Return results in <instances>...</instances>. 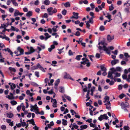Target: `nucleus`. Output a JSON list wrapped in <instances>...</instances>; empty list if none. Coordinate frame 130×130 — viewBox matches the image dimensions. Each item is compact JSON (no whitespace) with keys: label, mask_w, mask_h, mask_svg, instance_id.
Segmentation results:
<instances>
[{"label":"nucleus","mask_w":130,"mask_h":130,"mask_svg":"<svg viewBox=\"0 0 130 130\" xmlns=\"http://www.w3.org/2000/svg\"><path fill=\"white\" fill-rule=\"evenodd\" d=\"M24 50L21 48L20 46L18 47L16 50L14 52V53L16 55V56H18L24 54Z\"/></svg>","instance_id":"f257e3e1"},{"label":"nucleus","mask_w":130,"mask_h":130,"mask_svg":"<svg viewBox=\"0 0 130 130\" xmlns=\"http://www.w3.org/2000/svg\"><path fill=\"white\" fill-rule=\"evenodd\" d=\"M83 61L81 62V64H83L85 65L86 64V66L87 67H89L90 66V63L89 62V61L87 59L83 58L82 59Z\"/></svg>","instance_id":"f03ea898"},{"label":"nucleus","mask_w":130,"mask_h":130,"mask_svg":"<svg viewBox=\"0 0 130 130\" xmlns=\"http://www.w3.org/2000/svg\"><path fill=\"white\" fill-rule=\"evenodd\" d=\"M103 50L108 54H110V51L109 50V49L111 50H113L114 49V47L112 46H111L108 47H106L105 45H103Z\"/></svg>","instance_id":"7ed1b4c3"},{"label":"nucleus","mask_w":130,"mask_h":130,"mask_svg":"<svg viewBox=\"0 0 130 130\" xmlns=\"http://www.w3.org/2000/svg\"><path fill=\"white\" fill-rule=\"evenodd\" d=\"M120 105L122 108L124 109L129 106V104L126 102H123L121 103Z\"/></svg>","instance_id":"20e7f679"},{"label":"nucleus","mask_w":130,"mask_h":130,"mask_svg":"<svg viewBox=\"0 0 130 130\" xmlns=\"http://www.w3.org/2000/svg\"><path fill=\"white\" fill-rule=\"evenodd\" d=\"M122 68L119 67H117L116 68H113L110 69V70H112L113 71H114L115 72L116 71L121 72L122 71Z\"/></svg>","instance_id":"39448f33"},{"label":"nucleus","mask_w":130,"mask_h":130,"mask_svg":"<svg viewBox=\"0 0 130 130\" xmlns=\"http://www.w3.org/2000/svg\"><path fill=\"white\" fill-rule=\"evenodd\" d=\"M111 72H109L108 74V77L110 78L111 79H113L114 78V73H115L114 71H113L112 70H110Z\"/></svg>","instance_id":"423d86ee"},{"label":"nucleus","mask_w":130,"mask_h":130,"mask_svg":"<svg viewBox=\"0 0 130 130\" xmlns=\"http://www.w3.org/2000/svg\"><path fill=\"white\" fill-rule=\"evenodd\" d=\"M108 117L107 116V115L104 114L103 115H101L99 117V119L100 121H101L102 120L104 119L106 120L108 119Z\"/></svg>","instance_id":"0eeeda50"},{"label":"nucleus","mask_w":130,"mask_h":130,"mask_svg":"<svg viewBox=\"0 0 130 130\" xmlns=\"http://www.w3.org/2000/svg\"><path fill=\"white\" fill-rule=\"evenodd\" d=\"M64 78L65 79H70L73 80V79L71 77L69 74L66 72L64 73Z\"/></svg>","instance_id":"6e6552de"},{"label":"nucleus","mask_w":130,"mask_h":130,"mask_svg":"<svg viewBox=\"0 0 130 130\" xmlns=\"http://www.w3.org/2000/svg\"><path fill=\"white\" fill-rule=\"evenodd\" d=\"M23 13L20 12L19 11L16 10L14 11V17H16L18 15L21 16L23 15Z\"/></svg>","instance_id":"1a4fd4ad"},{"label":"nucleus","mask_w":130,"mask_h":130,"mask_svg":"<svg viewBox=\"0 0 130 130\" xmlns=\"http://www.w3.org/2000/svg\"><path fill=\"white\" fill-rule=\"evenodd\" d=\"M73 15L70 17L71 19L75 18L76 19H78L79 17L78 16V13H75L73 12Z\"/></svg>","instance_id":"9d476101"},{"label":"nucleus","mask_w":130,"mask_h":130,"mask_svg":"<svg viewBox=\"0 0 130 130\" xmlns=\"http://www.w3.org/2000/svg\"><path fill=\"white\" fill-rule=\"evenodd\" d=\"M6 97L9 100H12L15 99V98L13 96V94L11 93H10V95H7L6 96Z\"/></svg>","instance_id":"9b49d317"},{"label":"nucleus","mask_w":130,"mask_h":130,"mask_svg":"<svg viewBox=\"0 0 130 130\" xmlns=\"http://www.w3.org/2000/svg\"><path fill=\"white\" fill-rule=\"evenodd\" d=\"M51 102L53 103V106L54 107H57V102L55 99H51Z\"/></svg>","instance_id":"f8f14e48"},{"label":"nucleus","mask_w":130,"mask_h":130,"mask_svg":"<svg viewBox=\"0 0 130 130\" xmlns=\"http://www.w3.org/2000/svg\"><path fill=\"white\" fill-rule=\"evenodd\" d=\"M114 39V36L113 35H107V39L109 42H110L111 41Z\"/></svg>","instance_id":"ddd939ff"},{"label":"nucleus","mask_w":130,"mask_h":130,"mask_svg":"<svg viewBox=\"0 0 130 130\" xmlns=\"http://www.w3.org/2000/svg\"><path fill=\"white\" fill-rule=\"evenodd\" d=\"M104 99V102L105 104L108 102H110L109 101V98L107 96H106L105 97Z\"/></svg>","instance_id":"4468645a"},{"label":"nucleus","mask_w":130,"mask_h":130,"mask_svg":"<svg viewBox=\"0 0 130 130\" xmlns=\"http://www.w3.org/2000/svg\"><path fill=\"white\" fill-rule=\"evenodd\" d=\"M6 121L9 124L10 126H13V121H11V120L9 119H7Z\"/></svg>","instance_id":"2eb2a0df"},{"label":"nucleus","mask_w":130,"mask_h":130,"mask_svg":"<svg viewBox=\"0 0 130 130\" xmlns=\"http://www.w3.org/2000/svg\"><path fill=\"white\" fill-rule=\"evenodd\" d=\"M104 105L106 106V109H111L110 107V102H108L107 103H105Z\"/></svg>","instance_id":"dca6fc26"},{"label":"nucleus","mask_w":130,"mask_h":130,"mask_svg":"<svg viewBox=\"0 0 130 130\" xmlns=\"http://www.w3.org/2000/svg\"><path fill=\"white\" fill-rule=\"evenodd\" d=\"M118 62H119V60L118 59H115L111 61V64L112 66L115 65Z\"/></svg>","instance_id":"f3484780"},{"label":"nucleus","mask_w":130,"mask_h":130,"mask_svg":"<svg viewBox=\"0 0 130 130\" xmlns=\"http://www.w3.org/2000/svg\"><path fill=\"white\" fill-rule=\"evenodd\" d=\"M126 6L128 7L130 6V0H128L126 3H125L124 4V6Z\"/></svg>","instance_id":"a211bd4d"},{"label":"nucleus","mask_w":130,"mask_h":130,"mask_svg":"<svg viewBox=\"0 0 130 130\" xmlns=\"http://www.w3.org/2000/svg\"><path fill=\"white\" fill-rule=\"evenodd\" d=\"M120 75V73H118L116 72L114 73V78L119 77Z\"/></svg>","instance_id":"6ab92c4d"},{"label":"nucleus","mask_w":130,"mask_h":130,"mask_svg":"<svg viewBox=\"0 0 130 130\" xmlns=\"http://www.w3.org/2000/svg\"><path fill=\"white\" fill-rule=\"evenodd\" d=\"M11 30L14 31H16V32H18L19 31V30L18 28H15V27L11 26Z\"/></svg>","instance_id":"aec40b11"},{"label":"nucleus","mask_w":130,"mask_h":130,"mask_svg":"<svg viewBox=\"0 0 130 130\" xmlns=\"http://www.w3.org/2000/svg\"><path fill=\"white\" fill-rule=\"evenodd\" d=\"M55 48V46L54 45H51V47L48 48V51L49 52H51L52 50Z\"/></svg>","instance_id":"412c9836"},{"label":"nucleus","mask_w":130,"mask_h":130,"mask_svg":"<svg viewBox=\"0 0 130 130\" xmlns=\"http://www.w3.org/2000/svg\"><path fill=\"white\" fill-rule=\"evenodd\" d=\"M58 27V26L57 25L54 26L52 28V30L53 32H56L57 31V28Z\"/></svg>","instance_id":"4be33fe9"},{"label":"nucleus","mask_w":130,"mask_h":130,"mask_svg":"<svg viewBox=\"0 0 130 130\" xmlns=\"http://www.w3.org/2000/svg\"><path fill=\"white\" fill-rule=\"evenodd\" d=\"M7 116L8 117L11 118L13 117V115L12 113L9 112L7 113Z\"/></svg>","instance_id":"5701e85b"},{"label":"nucleus","mask_w":130,"mask_h":130,"mask_svg":"<svg viewBox=\"0 0 130 130\" xmlns=\"http://www.w3.org/2000/svg\"><path fill=\"white\" fill-rule=\"evenodd\" d=\"M26 93L27 95H29L30 96H32L33 95H34V94L30 93V91L29 90H27L26 91Z\"/></svg>","instance_id":"b1692460"},{"label":"nucleus","mask_w":130,"mask_h":130,"mask_svg":"<svg viewBox=\"0 0 130 130\" xmlns=\"http://www.w3.org/2000/svg\"><path fill=\"white\" fill-rule=\"evenodd\" d=\"M53 9V8L52 7L49 8L47 9V11L49 15H50V13H52V12L51 11Z\"/></svg>","instance_id":"393cba45"},{"label":"nucleus","mask_w":130,"mask_h":130,"mask_svg":"<svg viewBox=\"0 0 130 130\" xmlns=\"http://www.w3.org/2000/svg\"><path fill=\"white\" fill-rule=\"evenodd\" d=\"M31 53H32L35 51V50L32 47H30L29 50V51Z\"/></svg>","instance_id":"a878e982"},{"label":"nucleus","mask_w":130,"mask_h":130,"mask_svg":"<svg viewBox=\"0 0 130 130\" xmlns=\"http://www.w3.org/2000/svg\"><path fill=\"white\" fill-rule=\"evenodd\" d=\"M32 15V12L31 11L28 12L26 14V16L28 17H30Z\"/></svg>","instance_id":"bb28decb"},{"label":"nucleus","mask_w":130,"mask_h":130,"mask_svg":"<svg viewBox=\"0 0 130 130\" xmlns=\"http://www.w3.org/2000/svg\"><path fill=\"white\" fill-rule=\"evenodd\" d=\"M30 108H32L33 109H34V110L38 108V107L37 106L36 104H35L34 106L31 105Z\"/></svg>","instance_id":"cd10ccee"},{"label":"nucleus","mask_w":130,"mask_h":130,"mask_svg":"<svg viewBox=\"0 0 130 130\" xmlns=\"http://www.w3.org/2000/svg\"><path fill=\"white\" fill-rule=\"evenodd\" d=\"M9 25V23H7V24H2L0 28H5L7 26Z\"/></svg>","instance_id":"c85d7f7f"},{"label":"nucleus","mask_w":130,"mask_h":130,"mask_svg":"<svg viewBox=\"0 0 130 130\" xmlns=\"http://www.w3.org/2000/svg\"><path fill=\"white\" fill-rule=\"evenodd\" d=\"M57 10L56 8H54L52 11V13L50 14V15H52L53 13H56L57 12Z\"/></svg>","instance_id":"c756f323"},{"label":"nucleus","mask_w":130,"mask_h":130,"mask_svg":"<svg viewBox=\"0 0 130 130\" xmlns=\"http://www.w3.org/2000/svg\"><path fill=\"white\" fill-rule=\"evenodd\" d=\"M28 121L30 122L33 125H35V124L33 119H32L31 120H28Z\"/></svg>","instance_id":"7c9ffc66"},{"label":"nucleus","mask_w":130,"mask_h":130,"mask_svg":"<svg viewBox=\"0 0 130 130\" xmlns=\"http://www.w3.org/2000/svg\"><path fill=\"white\" fill-rule=\"evenodd\" d=\"M64 6L66 7H69L70 6V4L69 2H67L64 4Z\"/></svg>","instance_id":"2f4dec72"},{"label":"nucleus","mask_w":130,"mask_h":130,"mask_svg":"<svg viewBox=\"0 0 130 130\" xmlns=\"http://www.w3.org/2000/svg\"><path fill=\"white\" fill-rule=\"evenodd\" d=\"M124 11L127 13H129V8L128 7L125 8L124 9Z\"/></svg>","instance_id":"473e14b6"},{"label":"nucleus","mask_w":130,"mask_h":130,"mask_svg":"<svg viewBox=\"0 0 130 130\" xmlns=\"http://www.w3.org/2000/svg\"><path fill=\"white\" fill-rule=\"evenodd\" d=\"M64 96L69 101H71V98L70 96L67 95L66 94L64 95Z\"/></svg>","instance_id":"72a5a7b5"},{"label":"nucleus","mask_w":130,"mask_h":130,"mask_svg":"<svg viewBox=\"0 0 130 130\" xmlns=\"http://www.w3.org/2000/svg\"><path fill=\"white\" fill-rule=\"evenodd\" d=\"M59 91L61 93H63L64 91V88L62 87H60L59 89Z\"/></svg>","instance_id":"f704fd0d"},{"label":"nucleus","mask_w":130,"mask_h":130,"mask_svg":"<svg viewBox=\"0 0 130 130\" xmlns=\"http://www.w3.org/2000/svg\"><path fill=\"white\" fill-rule=\"evenodd\" d=\"M11 88L12 90L14 89L16 87L15 85L13 83H12L10 85Z\"/></svg>","instance_id":"c9c22d12"},{"label":"nucleus","mask_w":130,"mask_h":130,"mask_svg":"<svg viewBox=\"0 0 130 130\" xmlns=\"http://www.w3.org/2000/svg\"><path fill=\"white\" fill-rule=\"evenodd\" d=\"M10 102L11 103V104L13 105H16L17 104V102L14 100H13L12 101H11Z\"/></svg>","instance_id":"e433bc0d"},{"label":"nucleus","mask_w":130,"mask_h":130,"mask_svg":"<svg viewBox=\"0 0 130 130\" xmlns=\"http://www.w3.org/2000/svg\"><path fill=\"white\" fill-rule=\"evenodd\" d=\"M88 127L87 125H82L80 126V128L83 129H86Z\"/></svg>","instance_id":"4c0bfd02"},{"label":"nucleus","mask_w":130,"mask_h":130,"mask_svg":"<svg viewBox=\"0 0 130 130\" xmlns=\"http://www.w3.org/2000/svg\"><path fill=\"white\" fill-rule=\"evenodd\" d=\"M44 3L46 5H48L49 4L50 2L48 0H45L44 1Z\"/></svg>","instance_id":"58836bf2"},{"label":"nucleus","mask_w":130,"mask_h":130,"mask_svg":"<svg viewBox=\"0 0 130 130\" xmlns=\"http://www.w3.org/2000/svg\"><path fill=\"white\" fill-rule=\"evenodd\" d=\"M21 125L23 126H26V128L28 126V125L27 124L26 125V123L25 122H21Z\"/></svg>","instance_id":"ea45409f"},{"label":"nucleus","mask_w":130,"mask_h":130,"mask_svg":"<svg viewBox=\"0 0 130 130\" xmlns=\"http://www.w3.org/2000/svg\"><path fill=\"white\" fill-rule=\"evenodd\" d=\"M25 96V94H24L22 93V95L19 96V99L20 100H22L24 99V97Z\"/></svg>","instance_id":"a19ab883"},{"label":"nucleus","mask_w":130,"mask_h":130,"mask_svg":"<svg viewBox=\"0 0 130 130\" xmlns=\"http://www.w3.org/2000/svg\"><path fill=\"white\" fill-rule=\"evenodd\" d=\"M62 124L63 125H66L67 124V121L65 120L64 119L62 120Z\"/></svg>","instance_id":"79ce46f5"},{"label":"nucleus","mask_w":130,"mask_h":130,"mask_svg":"<svg viewBox=\"0 0 130 130\" xmlns=\"http://www.w3.org/2000/svg\"><path fill=\"white\" fill-rule=\"evenodd\" d=\"M87 21L89 23H90L91 24H93V18H90L89 19V20Z\"/></svg>","instance_id":"37998d69"},{"label":"nucleus","mask_w":130,"mask_h":130,"mask_svg":"<svg viewBox=\"0 0 130 130\" xmlns=\"http://www.w3.org/2000/svg\"><path fill=\"white\" fill-rule=\"evenodd\" d=\"M7 51L10 53V54L12 56H13V53L11 51L10 49L8 48H7Z\"/></svg>","instance_id":"c03bdc74"},{"label":"nucleus","mask_w":130,"mask_h":130,"mask_svg":"<svg viewBox=\"0 0 130 130\" xmlns=\"http://www.w3.org/2000/svg\"><path fill=\"white\" fill-rule=\"evenodd\" d=\"M100 68L101 70L103 71H106V69L103 66H100Z\"/></svg>","instance_id":"a18cd8bd"},{"label":"nucleus","mask_w":130,"mask_h":130,"mask_svg":"<svg viewBox=\"0 0 130 130\" xmlns=\"http://www.w3.org/2000/svg\"><path fill=\"white\" fill-rule=\"evenodd\" d=\"M1 127L2 129L4 130H5L6 128V127L5 125H2Z\"/></svg>","instance_id":"49530a36"},{"label":"nucleus","mask_w":130,"mask_h":130,"mask_svg":"<svg viewBox=\"0 0 130 130\" xmlns=\"http://www.w3.org/2000/svg\"><path fill=\"white\" fill-rule=\"evenodd\" d=\"M82 56L81 55H78L76 56V59L78 60H80V58L82 57Z\"/></svg>","instance_id":"de8ad7c7"},{"label":"nucleus","mask_w":130,"mask_h":130,"mask_svg":"<svg viewBox=\"0 0 130 130\" xmlns=\"http://www.w3.org/2000/svg\"><path fill=\"white\" fill-rule=\"evenodd\" d=\"M35 74L37 77H39V72H35Z\"/></svg>","instance_id":"09e8293b"},{"label":"nucleus","mask_w":130,"mask_h":130,"mask_svg":"<svg viewBox=\"0 0 130 130\" xmlns=\"http://www.w3.org/2000/svg\"><path fill=\"white\" fill-rule=\"evenodd\" d=\"M105 17L107 18L109 20H110L111 19V15L109 14V13H108L106 15Z\"/></svg>","instance_id":"8fccbe9b"},{"label":"nucleus","mask_w":130,"mask_h":130,"mask_svg":"<svg viewBox=\"0 0 130 130\" xmlns=\"http://www.w3.org/2000/svg\"><path fill=\"white\" fill-rule=\"evenodd\" d=\"M86 23L87 28H88L89 29V27L90 26V25L89 24V23H88V22H87V21H86Z\"/></svg>","instance_id":"3c124183"},{"label":"nucleus","mask_w":130,"mask_h":130,"mask_svg":"<svg viewBox=\"0 0 130 130\" xmlns=\"http://www.w3.org/2000/svg\"><path fill=\"white\" fill-rule=\"evenodd\" d=\"M60 82L59 79H58L56 80L55 83V86H57Z\"/></svg>","instance_id":"603ef678"},{"label":"nucleus","mask_w":130,"mask_h":130,"mask_svg":"<svg viewBox=\"0 0 130 130\" xmlns=\"http://www.w3.org/2000/svg\"><path fill=\"white\" fill-rule=\"evenodd\" d=\"M67 12V10L65 9H64L63 11H62V13L63 15H65L66 14Z\"/></svg>","instance_id":"864d4df0"},{"label":"nucleus","mask_w":130,"mask_h":130,"mask_svg":"<svg viewBox=\"0 0 130 130\" xmlns=\"http://www.w3.org/2000/svg\"><path fill=\"white\" fill-rule=\"evenodd\" d=\"M9 69L13 72H15L16 71L15 69L14 68H13L11 67H9Z\"/></svg>","instance_id":"5fc2aeb1"},{"label":"nucleus","mask_w":130,"mask_h":130,"mask_svg":"<svg viewBox=\"0 0 130 130\" xmlns=\"http://www.w3.org/2000/svg\"><path fill=\"white\" fill-rule=\"evenodd\" d=\"M99 29L101 31H103L104 30L105 28L102 25L100 27Z\"/></svg>","instance_id":"6e6d98bb"},{"label":"nucleus","mask_w":130,"mask_h":130,"mask_svg":"<svg viewBox=\"0 0 130 130\" xmlns=\"http://www.w3.org/2000/svg\"><path fill=\"white\" fill-rule=\"evenodd\" d=\"M44 35L45 36V37H48V38L51 37V35H49V34L47 33H46L44 34Z\"/></svg>","instance_id":"4d7b16f0"},{"label":"nucleus","mask_w":130,"mask_h":130,"mask_svg":"<svg viewBox=\"0 0 130 130\" xmlns=\"http://www.w3.org/2000/svg\"><path fill=\"white\" fill-rule=\"evenodd\" d=\"M125 96V94H122L120 95L119 97L121 99H122Z\"/></svg>","instance_id":"13d9d810"},{"label":"nucleus","mask_w":130,"mask_h":130,"mask_svg":"<svg viewBox=\"0 0 130 130\" xmlns=\"http://www.w3.org/2000/svg\"><path fill=\"white\" fill-rule=\"evenodd\" d=\"M74 53V52L73 53L71 50H70L68 52L69 55L70 56L73 55V53Z\"/></svg>","instance_id":"bf43d9fd"},{"label":"nucleus","mask_w":130,"mask_h":130,"mask_svg":"<svg viewBox=\"0 0 130 130\" xmlns=\"http://www.w3.org/2000/svg\"><path fill=\"white\" fill-rule=\"evenodd\" d=\"M48 17V14L46 13H45L44 14L43 16L42 17V18H47Z\"/></svg>","instance_id":"052dcab7"},{"label":"nucleus","mask_w":130,"mask_h":130,"mask_svg":"<svg viewBox=\"0 0 130 130\" xmlns=\"http://www.w3.org/2000/svg\"><path fill=\"white\" fill-rule=\"evenodd\" d=\"M124 129L125 130H129L130 129L129 127L127 126H124Z\"/></svg>","instance_id":"680f3d73"},{"label":"nucleus","mask_w":130,"mask_h":130,"mask_svg":"<svg viewBox=\"0 0 130 130\" xmlns=\"http://www.w3.org/2000/svg\"><path fill=\"white\" fill-rule=\"evenodd\" d=\"M119 122V121L117 119H116L115 121L112 122V123L113 125H115L116 123H118Z\"/></svg>","instance_id":"e2e57ef3"},{"label":"nucleus","mask_w":130,"mask_h":130,"mask_svg":"<svg viewBox=\"0 0 130 130\" xmlns=\"http://www.w3.org/2000/svg\"><path fill=\"white\" fill-rule=\"evenodd\" d=\"M3 106L5 107L7 110H8V105L7 104H4Z\"/></svg>","instance_id":"0e129e2a"},{"label":"nucleus","mask_w":130,"mask_h":130,"mask_svg":"<svg viewBox=\"0 0 130 130\" xmlns=\"http://www.w3.org/2000/svg\"><path fill=\"white\" fill-rule=\"evenodd\" d=\"M22 106L21 105L18 106L17 108V110L19 112L20 110L21 109V108Z\"/></svg>","instance_id":"69168bd1"},{"label":"nucleus","mask_w":130,"mask_h":130,"mask_svg":"<svg viewBox=\"0 0 130 130\" xmlns=\"http://www.w3.org/2000/svg\"><path fill=\"white\" fill-rule=\"evenodd\" d=\"M57 16L58 17V18L60 19H61L62 18V15L60 13L58 14Z\"/></svg>","instance_id":"338daca9"},{"label":"nucleus","mask_w":130,"mask_h":130,"mask_svg":"<svg viewBox=\"0 0 130 130\" xmlns=\"http://www.w3.org/2000/svg\"><path fill=\"white\" fill-rule=\"evenodd\" d=\"M114 9V7L111 4V6L109 7V10L110 11H111L113 10Z\"/></svg>","instance_id":"774afa93"}]
</instances>
